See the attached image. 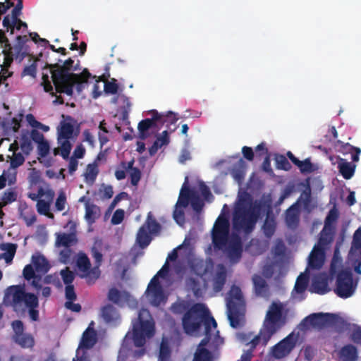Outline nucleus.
I'll list each match as a JSON object with an SVG mask.
<instances>
[{
    "label": "nucleus",
    "instance_id": "0eeeda50",
    "mask_svg": "<svg viewBox=\"0 0 361 361\" xmlns=\"http://www.w3.org/2000/svg\"><path fill=\"white\" fill-rule=\"evenodd\" d=\"M226 212L227 205L224 204L212 229V242L215 250H221L232 263H235L241 257L242 245L240 238L236 234L229 233V221L226 216Z\"/></svg>",
    "mask_w": 361,
    "mask_h": 361
},
{
    "label": "nucleus",
    "instance_id": "0e129e2a",
    "mask_svg": "<svg viewBox=\"0 0 361 361\" xmlns=\"http://www.w3.org/2000/svg\"><path fill=\"white\" fill-rule=\"evenodd\" d=\"M13 329L14 331V336H20V334H24L23 324L20 321H15L12 323Z\"/></svg>",
    "mask_w": 361,
    "mask_h": 361
},
{
    "label": "nucleus",
    "instance_id": "6e6552de",
    "mask_svg": "<svg viewBox=\"0 0 361 361\" xmlns=\"http://www.w3.org/2000/svg\"><path fill=\"white\" fill-rule=\"evenodd\" d=\"M281 303L273 302L267 312L262 326L257 335L251 332L238 333V339L247 345H250L251 349L257 345H266L271 336L275 334L285 324V318L282 314Z\"/></svg>",
    "mask_w": 361,
    "mask_h": 361
},
{
    "label": "nucleus",
    "instance_id": "69168bd1",
    "mask_svg": "<svg viewBox=\"0 0 361 361\" xmlns=\"http://www.w3.org/2000/svg\"><path fill=\"white\" fill-rule=\"evenodd\" d=\"M85 153V149L82 144L76 146L73 152V158L82 159Z\"/></svg>",
    "mask_w": 361,
    "mask_h": 361
},
{
    "label": "nucleus",
    "instance_id": "5fc2aeb1",
    "mask_svg": "<svg viewBox=\"0 0 361 361\" xmlns=\"http://www.w3.org/2000/svg\"><path fill=\"white\" fill-rule=\"evenodd\" d=\"M280 268V265L278 263H274L271 265H268L264 267L263 274L265 277L269 278L274 276V273L276 269Z\"/></svg>",
    "mask_w": 361,
    "mask_h": 361
},
{
    "label": "nucleus",
    "instance_id": "1a4fd4ad",
    "mask_svg": "<svg viewBox=\"0 0 361 361\" xmlns=\"http://www.w3.org/2000/svg\"><path fill=\"white\" fill-rule=\"evenodd\" d=\"M187 185L188 177L182 186L173 212V218L180 226L184 223L183 209L188 206L189 202L192 209L197 212L202 209L203 201L209 200V197L212 196L208 188L200 180H196L190 190H188Z\"/></svg>",
    "mask_w": 361,
    "mask_h": 361
},
{
    "label": "nucleus",
    "instance_id": "7ed1b4c3",
    "mask_svg": "<svg viewBox=\"0 0 361 361\" xmlns=\"http://www.w3.org/2000/svg\"><path fill=\"white\" fill-rule=\"evenodd\" d=\"M73 61L71 59L66 61L63 66L56 69L45 68L42 71V85L46 92L54 94L56 92L65 93L72 95L74 90L80 92L85 86H90L92 94L94 98H97L104 91V81L91 78L90 74L84 71L80 75L70 72L69 67Z\"/></svg>",
    "mask_w": 361,
    "mask_h": 361
},
{
    "label": "nucleus",
    "instance_id": "72a5a7b5",
    "mask_svg": "<svg viewBox=\"0 0 361 361\" xmlns=\"http://www.w3.org/2000/svg\"><path fill=\"white\" fill-rule=\"evenodd\" d=\"M77 241L75 233H58L56 235V245L57 247H69L74 245Z\"/></svg>",
    "mask_w": 361,
    "mask_h": 361
},
{
    "label": "nucleus",
    "instance_id": "f704fd0d",
    "mask_svg": "<svg viewBox=\"0 0 361 361\" xmlns=\"http://www.w3.org/2000/svg\"><path fill=\"white\" fill-rule=\"evenodd\" d=\"M289 159L298 166L300 170L303 173H310L316 169V166H314L309 159H306L303 161L298 160L294 155L288 152L287 154Z\"/></svg>",
    "mask_w": 361,
    "mask_h": 361
},
{
    "label": "nucleus",
    "instance_id": "2eb2a0df",
    "mask_svg": "<svg viewBox=\"0 0 361 361\" xmlns=\"http://www.w3.org/2000/svg\"><path fill=\"white\" fill-rule=\"evenodd\" d=\"M49 269V264L45 257L39 253H36L32 257V264L27 265L23 270V275L27 280H32V286L38 288L41 287L39 276L44 274Z\"/></svg>",
    "mask_w": 361,
    "mask_h": 361
},
{
    "label": "nucleus",
    "instance_id": "a211bd4d",
    "mask_svg": "<svg viewBox=\"0 0 361 361\" xmlns=\"http://www.w3.org/2000/svg\"><path fill=\"white\" fill-rule=\"evenodd\" d=\"M5 41V35L2 30H0V43ZM16 48H11L8 54L4 50L0 51V87H4L5 90H8V79L12 75V72L9 71L8 67L11 65Z\"/></svg>",
    "mask_w": 361,
    "mask_h": 361
},
{
    "label": "nucleus",
    "instance_id": "603ef678",
    "mask_svg": "<svg viewBox=\"0 0 361 361\" xmlns=\"http://www.w3.org/2000/svg\"><path fill=\"white\" fill-rule=\"evenodd\" d=\"M61 276L63 283L66 286L70 285L75 278L74 273L70 271L68 268H66L65 269L61 271Z\"/></svg>",
    "mask_w": 361,
    "mask_h": 361
},
{
    "label": "nucleus",
    "instance_id": "c756f323",
    "mask_svg": "<svg viewBox=\"0 0 361 361\" xmlns=\"http://www.w3.org/2000/svg\"><path fill=\"white\" fill-rule=\"evenodd\" d=\"M71 139V138L57 137L59 147L54 149V156H56L57 154H60L63 158H68L72 148V144L70 141Z\"/></svg>",
    "mask_w": 361,
    "mask_h": 361
},
{
    "label": "nucleus",
    "instance_id": "c03bdc74",
    "mask_svg": "<svg viewBox=\"0 0 361 361\" xmlns=\"http://www.w3.org/2000/svg\"><path fill=\"white\" fill-rule=\"evenodd\" d=\"M15 341L23 348H30L34 345V339L29 334H20L14 336Z\"/></svg>",
    "mask_w": 361,
    "mask_h": 361
},
{
    "label": "nucleus",
    "instance_id": "79ce46f5",
    "mask_svg": "<svg viewBox=\"0 0 361 361\" xmlns=\"http://www.w3.org/2000/svg\"><path fill=\"white\" fill-rule=\"evenodd\" d=\"M133 161H130L125 166L126 171L130 176L131 183L133 185H136L140 179V171L133 166Z\"/></svg>",
    "mask_w": 361,
    "mask_h": 361
},
{
    "label": "nucleus",
    "instance_id": "2f4dec72",
    "mask_svg": "<svg viewBox=\"0 0 361 361\" xmlns=\"http://www.w3.org/2000/svg\"><path fill=\"white\" fill-rule=\"evenodd\" d=\"M169 142V135L166 130L163 131L157 135L156 140L149 149V152L151 156L154 155L157 151L162 147L166 146Z\"/></svg>",
    "mask_w": 361,
    "mask_h": 361
},
{
    "label": "nucleus",
    "instance_id": "39448f33",
    "mask_svg": "<svg viewBox=\"0 0 361 361\" xmlns=\"http://www.w3.org/2000/svg\"><path fill=\"white\" fill-rule=\"evenodd\" d=\"M311 254L308 258V264L304 273L300 274L298 277L294 289L292 292V297L295 300L301 301L306 296V290L308 279H311L310 291L312 293L324 295L331 290L334 275L319 271L325 261V250H324V260L321 265L317 266L318 257H314V265H310Z\"/></svg>",
    "mask_w": 361,
    "mask_h": 361
},
{
    "label": "nucleus",
    "instance_id": "f03ea898",
    "mask_svg": "<svg viewBox=\"0 0 361 361\" xmlns=\"http://www.w3.org/2000/svg\"><path fill=\"white\" fill-rule=\"evenodd\" d=\"M183 326L187 334L195 336L204 334L206 336L199 344L192 361H216L224 341L219 335L217 324L207 307L201 303L193 305L184 315ZM176 345H178V340L164 336L158 361H171L170 348Z\"/></svg>",
    "mask_w": 361,
    "mask_h": 361
},
{
    "label": "nucleus",
    "instance_id": "49530a36",
    "mask_svg": "<svg viewBox=\"0 0 361 361\" xmlns=\"http://www.w3.org/2000/svg\"><path fill=\"white\" fill-rule=\"evenodd\" d=\"M274 220L268 215L263 226V230L265 235L267 236H271L274 233Z\"/></svg>",
    "mask_w": 361,
    "mask_h": 361
},
{
    "label": "nucleus",
    "instance_id": "dca6fc26",
    "mask_svg": "<svg viewBox=\"0 0 361 361\" xmlns=\"http://www.w3.org/2000/svg\"><path fill=\"white\" fill-rule=\"evenodd\" d=\"M24 134H27L30 141L32 142V140L37 144L39 162L46 166H51L54 160L50 156L51 147L49 141L45 139L42 133L35 130H32L30 134L27 132L22 133L18 137H20Z\"/></svg>",
    "mask_w": 361,
    "mask_h": 361
},
{
    "label": "nucleus",
    "instance_id": "e433bc0d",
    "mask_svg": "<svg viewBox=\"0 0 361 361\" xmlns=\"http://www.w3.org/2000/svg\"><path fill=\"white\" fill-rule=\"evenodd\" d=\"M1 250L4 252L0 255V260L4 259L6 264L11 263L15 255L16 246L11 243L2 244Z\"/></svg>",
    "mask_w": 361,
    "mask_h": 361
},
{
    "label": "nucleus",
    "instance_id": "cd10ccee",
    "mask_svg": "<svg viewBox=\"0 0 361 361\" xmlns=\"http://www.w3.org/2000/svg\"><path fill=\"white\" fill-rule=\"evenodd\" d=\"M75 121L71 117L64 118L57 128V137L73 138L74 136Z\"/></svg>",
    "mask_w": 361,
    "mask_h": 361
},
{
    "label": "nucleus",
    "instance_id": "37998d69",
    "mask_svg": "<svg viewBox=\"0 0 361 361\" xmlns=\"http://www.w3.org/2000/svg\"><path fill=\"white\" fill-rule=\"evenodd\" d=\"M252 280L257 294L264 295L267 291V285L264 279L258 275H255Z\"/></svg>",
    "mask_w": 361,
    "mask_h": 361
},
{
    "label": "nucleus",
    "instance_id": "f257e3e1",
    "mask_svg": "<svg viewBox=\"0 0 361 361\" xmlns=\"http://www.w3.org/2000/svg\"><path fill=\"white\" fill-rule=\"evenodd\" d=\"M187 242L186 238L182 245L169 255L165 264L149 283L144 297L152 305L159 307L166 303L168 288L171 284V277L173 272L177 274L182 272L184 274H195V277L190 276L186 279V287L197 297L202 296L209 288H212L214 293H218L222 289L226 281V269L221 265L214 267L210 260L204 262L200 259L195 258L190 262L189 267H184L183 269L176 265L173 270L169 272L170 262L178 257V250L180 251L185 247L188 244Z\"/></svg>",
    "mask_w": 361,
    "mask_h": 361
},
{
    "label": "nucleus",
    "instance_id": "5701e85b",
    "mask_svg": "<svg viewBox=\"0 0 361 361\" xmlns=\"http://www.w3.org/2000/svg\"><path fill=\"white\" fill-rule=\"evenodd\" d=\"M23 8V3L20 0L18 1L16 8L13 10L11 16H7L4 18L3 25L6 31H10L11 34H14L15 30L20 31L24 33L27 30L26 23L22 22L18 18L20 12Z\"/></svg>",
    "mask_w": 361,
    "mask_h": 361
},
{
    "label": "nucleus",
    "instance_id": "bb28decb",
    "mask_svg": "<svg viewBox=\"0 0 361 361\" xmlns=\"http://www.w3.org/2000/svg\"><path fill=\"white\" fill-rule=\"evenodd\" d=\"M330 160L333 164H338L339 171L344 178L350 179L353 176L355 166L352 165L350 162L338 157H331Z\"/></svg>",
    "mask_w": 361,
    "mask_h": 361
},
{
    "label": "nucleus",
    "instance_id": "412c9836",
    "mask_svg": "<svg viewBox=\"0 0 361 361\" xmlns=\"http://www.w3.org/2000/svg\"><path fill=\"white\" fill-rule=\"evenodd\" d=\"M75 264L78 275L85 278L88 283L94 282L100 275L99 268L91 269L88 257L83 253H79L75 257Z\"/></svg>",
    "mask_w": 361,
    "mask_h": 361
},
{
    "label": "nucleus",
    "instance_id": "aec40b11",
    "mask_svg": "<svg viewBox=\"0 0 361 361\" xmlns=\"http://www.w3.org/2000/svg\"><path fill=\"white\" fill-rule=\"evenodd\" d=\"M159 230V224L156 222L152 213L149 212L146 223L138 231L136 243L142 248L147 247L152 240V235L157 234Z\"/></svg>",
    "mask_w": 361,
    "mask_h": 361
},
{
    "label": "nucleus",
    "instance_id": "338daca9",
    "mask_svg": "<svg viewBox=\"0 0 361 361\" xmlns=\"http://www.w3.org/2000/svg\"><path fill=\"white\" fill-rule=\"evenodd\" d=\"M75 294L74 292L73 286L71 285H68L66 287V299L70 300H74L75 299Z\"/></svg>",
    "mask_w": 361,
    "mask_h": 361
},
{
    "label": "nucleus",
    "instance_id": "c9c22d12",
    "mask_svg": "<svg viewBox=\"0 0 361 361\" xmlns=\"http://www.w3.org/2000/svg\"><path fill=\"white\" fill-rule=\"evenodd\" d=\"M151 117H152L151 116ZM159 123V121H155L153 118H147L140 121L138 124L137 128L139 130L140 137L145 139L148 136V130Z\"/></svg>",
    "mask_w": 361,
    "mask_h": 361
},
{
    "label": "nucleus",
    "instance_id": "de8ad7c7",
    "mask_svg": "<svg viewBox=\"0 0 361 361\" xmlns=\"http://www.w3.org/2000/svg\"><path fill=\"white\" fill-rule=\"evenodd\" d=\"M16 197L17 194L14 191L11 190L6 191L1 197V202H0L1 207L15 201Z\"/></svg>",
    "mask_w": 361,
    "mask_h": 361
},
{
    "label": "nucleus",
    "instance_id": "3c124183",
    "mask_svg": "<svg viewBox=\"0 0 361 361\" xmlns=\"http://www.w3.org/2000/svg\"><path fill=\"white\" fill-rule=\"evenodd\" d=\"M21 216L27 226L32 225L35 221V215L27 207L21 211Z\"/></svg>",
    "mask_w": 361,
    "mask_h": 361
},
{
    "label": "nucleus",
    "instance_id": "ea45409f",
    "mask_svg": "<svg viewBox=\"0 0 361 361\" xmlns=\"http://www.w3.org/2000/svg\"><path fill=\"white\" fill-rule=\"evenodd\" d=\"M98 173V166L95 162L88 164L84 173L85 182L90 185L93 184Z\"/></svg>",
    "mask_w": 361,
    "mask_h": 361
},
{
    "label": "nucleus",
    "instance_id": "9b49d317",
    "mask_svg": "<svg viewBox=\"0 0 361 361\" xmlns=\"http://www.w3.org/2000/svg\"><path fill=\"white\" fill-rule=\"evenodd\" d=\"M32 144L27 134L23 135L20 137H16L14 142L10 145L9 150L12 152L11 159V167L3 173L8 184H13L16 178V168L22 165L25 156L32 150Z\"/></svg>",
    "mask_w": 361,
    "mask_h": 361
},
{
    "label": "nucleus",
    "instance_id": "13d9d810",
    "mask_svg": "<svg viewBox=\"0 0 361 361\" xmlns=\"http://www.w3.org/2000/svg\"><path fill=\"white\" fill-rule=\"evenodd\" d=\"M124 214L125 212L123 209H117L111 218V223L114 225L121 224L124 218Z\"/></svg>",
    "mask_w": 361,
    "mask_h": 361
},
{
    "label": "nucleus",
    "instance_id": "6ab92c4d",
    "mask_svg": "<svg viewBox=\"0 0 361 361\" xmlns=\"http://www.w3.org/2000/svg\"><path fill=\"white\" fill-rule=\"evenodd\" d=\"M93 322L83 333L81 341L76 351V357L73 361H91L87 350L96 343V333L93 329Z\"/></svg>",
    "mask_w": 361,
    "mask_h": 361
},
{
    "label": "nucleus",
    "instance_id": "a18cd8bd",
    "mask_svg": "<svg viewBox=\"0 0 361 361\" xmlns=\"http://www.w3.org/2000/svg\"><path fill=\"white\" fill-rule=\"evenodd\" d=\"M113 189L110 185H102L97 192V195L102 200L110 199L113 195Z\"/></svg>",
    "mask_w": 361,
    "mask_h": 361
},
{
    "label": "nucleus",
    "instance_id": "7c9ffc66",
    "mask_svg": "<svg viewBox=\"0 0 361 361\" xmlns=\"http://www.w3.org/2000/svg\"><path fill=\"white\" fill-rule=\"evenodd\" d=\"M102 317L109 324H116L120 319V316L112 305H106L102 310Z\"/></svg>",
    "mask_w": 361,
    "mask_h": 361
},
{
    "label": "nucleus",
    "instance_id": "ddd939ff",
    "mask_svg": "<svg viewBox=\"0 0 361 361\" xmlns=\"http://www.w3.org/2000/svg\"><path fill=\"white\" fill-rule=\"evenodd\" d=\"M227 315L233 328L240 326L244 322L245 304L241 290L233 286L226 297Z\"/></svg>",
    "mask_w": 361,
    "mask_h": 361
},
{
    "label": "nucleus",
    "instance_id": "c85d7f7f",
    "mask_svg": "<svg viewBox=\"0 0 361 361\" xmlns=\"http://www.w3.org/2000/svg\"><path fill=\"white\" fill-rule=\"evenodd\" d=\"M147 114L152 116L155 121H159V124H173L176 123L178 119L177 115L172 111H169L166 113H159L156 110H151L148 111Z\"/></svg>",
    "mask_w": 361,
    "mask_h": 361
},
{
    "label": "nucleus",
    "instance_id": "423d86ee",
    "mask_svg": "<svg viewBox=\"0 0 361 361\" xmlns=\"http://www.w3.org/2000/svg\"><path fill=\"white\" fill-rule=\"evenodd\" d=\"M269 209V204L252 202L250 195L242 191L238 192V200L233 212V228L235 232L247 233L255 227L258 218Z\"/></svg>",
    "mask_w": 361,
    "mask_h": 361
},
{
    "label": "nucleus",
    "instance_id": "4c0bfd02",
    "mask_svg": "<svg viewBox=\"0 0 361 361\" xmlns=\"http://www.w3.org/2000/svg\"><path fill=\"white\" fill-rule=\"evenodd\" d=\"M99 215L100 210L97 206L86 203L85 218L89 224L94 223L95 220L99 217Z\"/></svg>",
    "mask_w": 361,
    "mask_h": 361
},
{
    "label": "nucleus",
    "instance_id": "473e14b6",
    "mask_svg": "<svg viewBox=\"0 0 361 361\" xmlns=\"http://www.w3.org/2000/svg\"><path fill=\"white\" fill-rule=\"evenodd\" d=\"M357 358V349L352 345H347L339 350V361H355Z\"/></svg>",
    "mask_w": 361,
    "mask_h": 361
},
{
    "label": "nucleus",
    "instance_id": "680f3d73",
    "mask_svg": "<svg viewBox=\"0 0 361 361\" xmlns=\"http://www.w3.org/2000/svg\"><path fill=\"white\" fill-rule=\"evenodd\" d=\"M64 169H61L59 170V172L55 171L53 169H48L46 171V175L49 178H61L62 179H64L65 176L63 175Z\"/></svg>",
    "mask_w": 361,
    "mask_h": 361
},
{
    "label": "nucleus",
    "instance_id": "774afa93",
    "mask_svg": "<svg viewBox=\"0 0 361 361\" xmlns=\"http://www.w3.org/2000/svg\"><path fill=\"white\" fill-rule=\"evenodd\" d=\"M171 309L174 312L181 313L186 309L185 303L184 302H176L172 306Z\"/></svg>",
    "mask_w": 361,
    "mask_h": 361
},
{
    "label": "nucleus",
    "instance_id": "052dcab7",
    "mask_svg": "<svg viewBox=\"0 0 361 361\" xmlns=\"http://www.w3.org/2000/svg\"><path fill=\"white\" fill-rule=\"evenodd\" d=\"M117 85L114 81L104 82V90L106 92L114 94L117 92Z\"/></svg>",
    "mask_w": 361,
    "mask_h": 361
},
{
    "label": "nucleus",
    "instance_id": "bf43d9fd",
    "mask_svg": "<svg viewBox=\"0 0 361 361\" xmlns=\"http://www.w3.org/2000/svg\"><path fill=\"white\" fill-rule=\"evenodd\" d=\"M71 254V252L68 247H64V248L62 250H61L59 253L60 261L64 264L68 263Z\"/></svg>",
    "mask_w": 361,
    "mask_h": 361
},
{
    "label": "nucleus",
    "instance_id": "f3484780",
    "mask_svg": "<svg viewBox=\"0 0 361 361\" xmlns=\"http://www.w3.org/2000/svg\"><path fill=\"white\" fill-rule=\"evenodd\" d=\"M338 319V317L335 314L314 313L304 319L299 328L303 331L319 329L329 325L336 324Z\"/></svg>",
    "mask_w": 361,
    "mask_h": 361
},
{
    "label": "nucleus",
    "instance_id": "a878e982",
    "mask_svg": "<svg viewBox=\"0 0 361 361\" xmlns=\"http://www.w3.org/2000/svg\"><path fill=\"white\" fill-rule=\"evenodd\" d=\"M108 297L111 301L120 305L127 304L129 307H134L137 305L135 300L127 292L121 291L115 288L109 290Z\"/></svg>",
    "mask_w": 361,
    "mask_h": 361
},
{
    "label": "nucleus",
    "instance_id": "8fccbe9b",
    "mask_svg": "<svg viewBox=\"0 0 361 361\" xmlns=\"http://www.w3.org/2000/svg\"><path fill=\"white\" fill-rule=\"evenodd\" d=\"M310 199V192L305 191L301 194L300 197L298 200V202L295 204V205H297L300 208H304L307 209L308 207V202Z\"/></svg>",
    "mask_w": 361,
    "mask_h": 361
},
{
    "label": "nucleus",
    "instance_id": "e2e57ef3",
    "mask_svg": "<svg viewBox=\"0 0 361 361\" xmlns=\"http://www.w3.org/2000/svg\"><path fill=\"white\" fill-rule=\"evenodd\" d=\"M351 339L357 344H361V329L355 327L351 334Z\"/></svg>",
    "mask_w": 361,
    "mask_h": 361
},
{
    "label": "nucleus",
    "instance_id": "a19ab883",
    "mask_svg": "<svg viewBox=\"0 0 361 361\" xmlns=\"http://www.w3.org/2000/svg\"><path fill=\"white\" fill-rule=\"evenodd\" d=\"M245 163L242 159H239L235 169L231 171L233 178L239 184L241 183L245 175Z\"/></svg>",
    "mask_w": 361,
    "mask_h": 361
},
{
    "label": "nucleus",
    "instance_id": "58836bf2",
    "mask_svg": "<svg viewBox=\"0 0 361 361\" xmlns=\"http://www.w3.org/2000/svg\"><path fill=\"white\" fill-rule=\"evenodd\" d=\"M300 207L293 204L286 212V221L289 227H294L298 221Z\"/></svg>",
    "mask_w": 361,
    "mask_h": 361
},
{
    "label": "nucleus",
    "instance_id": "b1692460",
    "mask_svg": "<svg viewBox=\"0 0 361 361\" xmlns=\"http://www.w3.org/2000/svg\"><path fill=\"white\" fill-rule=\"evenodd\" d=\"M348 260L354 267L355 271L361 274V228L356 230L353 235Z\"/></svg>",
    "mask_w": 361,
    "mask_h": 361
},
{
    "label": "nucleus",
    "instance_id": "4468645a",
    "mask_svg": "<svg viewBox=\"0 0 361 361\" xmlns=\"http://www.w3.org/2000/svg\"><path fill=\"white\" fill-rule=\"evenodd\" d=\"M4 303L16 309L23 305L25 307L37 306L38 300L34 294L25 293L23 287L12 286L6 290Z\"/></svg>",
    "mask_w": 361,
    "mask_h": 361
},
{
    "label": "nucleus",
    "instance_id": "4d7b16f0",
    "mask_svg": "<svg viewBox=\"0 0 361 361\" xmlns=\"http://www.w3.org/2000/svg\"><path fill=\"white\" fill-rule=\"evenodd\" d=\"M276 161L277 164V167L283 170H288L290 168V164L288 162L286 157L283 156H276Z\"/></svg>",
    "mask_w": 361,
    "mask_h": 361
},
{
    "label": "nucleus",
    "instance_id": "4be33fe9",
    "mask_svg": "<svg viewBox=\"0 0 361 361\" xmlns=\"http://www.w3.org/2000/svg\"><path fill=\"white\" fill-rule=\"evenodd\" d=\"M298 340V334L295 332L290 334L288 336L271 348V355L276 359H281L286 357L294 348Z\"/></svg>",
    "mask_w": 361,
    "mask_h": 361
},
{
    "label": "nucleus",
    "instance_id": "393cba45",
    "mask_svg": "<svg viewBox=\"0 0 361 361\" xmlns=\"http://www.w3.org/2000/svg\"><path fill=\"white\" fill-rule=\"evenodd\" d=\"M40 200H38L37 204V212L40 214L45 215L49 218L52 219L53 214L49 212L50 204L54 196V192L49 188L39 189Z\"/></svg>",
    "mask_w": 361,
    "mask_h": 361
},
{
    "label": "nucleus",
    "instance_id": "f8f14e48",
    "mask_svg": "<svg viewBox=\"0 0 361 361\" xmlns=\"http://www.w3.org/2000/svg\"><path fill=\"white\" fill-rule=\"evenodd\" d=\"M338 217L336 209H332L327 215L324 227L321 233L318 243L311 252L310 265H314V257H318L317 266L321 265L324 260V250L328 248L333 240L334 224Z\"/></svg>",
    "mask_w": 361,
    "mask_h": 361
},
{
    "label": "nucleus",
    "instance_id": "864d4df0",
    "mask_svg": "<svg viewBox=\"0 0 361 361\" xmlns=\"http://www.w3.org/2000/svg\"><path fill=\"white\" fill-rule=\"evenodd\" d=\"M23 119V115L20 114L14 117L11 122L8 123V128L11 129L13 132H16L20 127V122Z\"/></svg>",
    "mask_w": 361,
    "mask_h": 361
},
{
    "label": "nucleus",
    "instance_id": "20e7f679",
    "mask_svg": "<svg viewBox=\"0 0 361 361\" xmlns=\"http://www.w3.org/2000/svg\"><path fill=\"white\" fill-rule=\"evenodd\" d=\"M133 329L127 333L118 354V361H125L128 357H137L145 353L142 348L155 334V324L150 313L142 310L137 319L132 322Z\"/></svg>",
    "mask_w": 361,
    "mask_h": 361
},
{
    "label": "nucleus",
    "instance_id": "9d476101",
    "mask_svg": "<svg viewBox=\"0 0 361 361\" xmlns=\"http://www.w3.org/2000/svg\"><path fill=\"white\" fill-rule=\"evenodd\" d=\"M331 275L336 278L334 291L342 298L351 297L355 292L357 281L352 277L350 270L342 264L338 249H336L331 264Z\"/></svg>",
    "mask_w": 361,
    "mask_h": 361
},
{
    "label": "nucleus",
    "instance_id": "6e6d98bb",
    "mask_svg": "<svg viewBox=\"0 0 361 361\" xmlns=\"http://www.w3.org/2000/svg\"><path fill=\"white\" fill-rule=\"evenodd\" d=\"M104 125V121L101 122L99 125L100 132L99 133V138L101 145H104L108 142V137L106 136V133H108V131L106 129Z\"/></svg>",
    "mask_w": 361,
    "mask_h": 361
},
{
    "label": "nucleus",
    "instance_id": "09e8293b",
    "mask_svg": "<svg viewBox=\"0 0 361 361\" xmlns=\"http://www.w3.org/2000/svg\"><path fill=\"white\" fill-rule=\"evenodd\" d=\"M66 206V195L64 191L61 190L59 192L58 197L56 199L55 207L58 211H63L65 209Z\"/></svg>",
    "mask_w": 361,
    "mask_h": 361
}]
</instances>
